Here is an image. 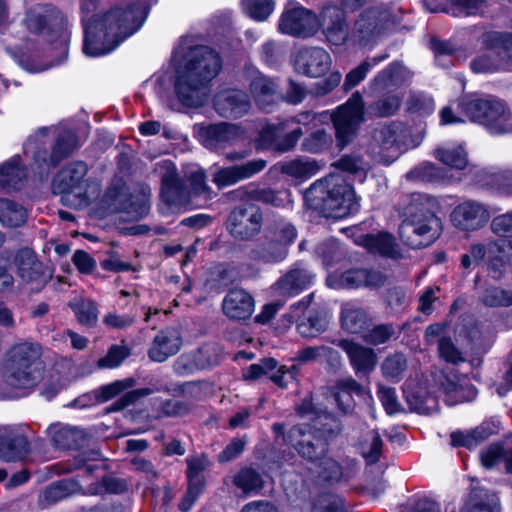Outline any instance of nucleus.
<instances>
[{
  "label": "nucleus",
  "mask_w": 512,
  "mask_h": 512,
  "mask_svg": "<svg viewBox=\"0 0 512 512\" xmlns=\"http://www.w3.org/2000/svg\"><path fill=\"white\" fill-rule=\"evenodd\" d=\"M221 61L207 46H194L185 56V66L178 70L175 92L187 107H200L208 96V83L218 74Z\"/></svg>",
  "instance_id": "7ed1b4c3"
},
{
  "label": "nucleus",
  "mask_w": 512,
  "mask_h": 512,
  "mask_svg": "<svg viewBox=\"0 0 512 512\" xmlns=\"http://www.w3.org/2000/svg\"><path fill=\"white\" fill-rule=\"evenodd\" d=\"M244 11L253 19L263 21L274 9V0H243Z\"/></svg>",
  "instance_id": "69168bd1"
},
{
  "label": "nucleus",
  "mask_w": 512,
  "mask_h": 512,
  "mask_svg": "<svg viewBox=\"0 0 512 512\" xmlns=\"http://www.w3.org/2000/svg\"><path fill=\"white\" fill-rule=\"evenodd\" d=\"M233 484L246 495L257 494L264 487V479L256 469L244 467L235 474Z\"/></svg>",
  "instance_id": "49530a36"
},
{
  "label": "nucleus",
  "mask_w": 512,
  "mask_h": 512,
  "mask_svg": "<svg viewBox=\"0 0 512 512\" xmlns=\"http://www.w3.org/2000/svg\"><path fill=\"white\" fill-rule=\"evenodd\" d=\"M155 172L161 178V198L170 208H179L190 203V191L177 172L173 162L163 160L156 163Z\"/></svg>",
  "instance_id": "ddd939ff"
},
{
  "label": "nucleus",
  "mask_w": 512,
  "mask_h": 512,
  "mask_svg": "<svg viewBox=\"0 0 512 512\" xmlns=\"http://www.w3.org/2000/svg\"><path fill=\"white\" fill-rule=\"evenodd\" d=\"M331 120L337 146L342 149L352 142L364 121V102L361 94L353 93L348 101L331 115Z\"/></svg>",
  "instance_id": "1a4fd4ad"
},
{
  "label": "nucleus",
  "mask_w": 512,
  "mask_h": 512,
  "mask_svg": "<svg viewBox=\"0 0 512 512\" xmlns=\"http://www.w3.org/2000/svg\"><path fill=\"white\" fill-rule=\"evenodd\" d=\"M485 109L480 124L484 125L492 134H506L512 132V114L506 105L499 99L492 98Z\"/></svg>",
  "instance_id": "c756f323"
},
{
  "label": "nucleus",
  "mask_w": 512,
  "mask_h": 512,
  "mask_svg": "<svg viewBox=\"0 0 512 512\" xmlns=\"http://www.w3.org/2000/svg\"><path fill=\"white\" fill-rule=\"evenodd\" d=\"M461 512H500L498 498L485 489L474 488Z\"/></svg>",
  "instance_id": "e433bc0d"
},
{
  "label": "nucleus",
  "mask_w": 512,
  "mask_h": 512,
  "mask_svg": "<svg viewBox=\"0 0 512 512\" xmlns=\"http://www.w3.org/2000/svg\"><path fill=\"white\" fill-rule=\"evenodd\" d=\"M88 172L87 165L82 161L70 163L67 167L61 169L53 180L52 187L54 193L69 195L82 188L85 177Z\"/></svg>",
  "instance_id": "cd10ccee"
},
{
  "label": "nucleus",
  "mask_w": 512,
  "mask_h": 512,
  "mask_svg": "<svg viewBox=\"0 0 512 512\" xmlns=\"http://www.w3.org/2000/svg\"><path fill=\"white\" fill-rule=\"evenodd\" d=\"M77 148V136L70 130L61 131L49 155L46 150H37L33 154V169L40 178L46 177L51 168L56 167L61 161L69 157Z\"/></svg>",
  "instance_id": "2eb2a0df"
},
{
  "label": "nucleus",
  "mask_w": 512,
  "mask_h": 512,
  "mask_svg": "<svg viewBox=\"0 0 512 512\" xmlns=\"http://www.w3.org/2000/svg\"><path fill=\"white\" fill-rule=\"evenodd\" d=\"M440 389L447 395H451L455 402L463 400H471L476 396V391L472 385L464 387L459 384L458 378L441 374L438 379Z\"/></svg>",
  "instance_id": "8fccbe9b"
},
{
  "label": "nucleus",
  "mask_w": 512,
  "mask_h": 512,
  "mask_svg": "<svg viewBox=\"0 0 512 512\" xmlns=\"http://www.w3.org/2000/svg\"><path fill=\"white\" fill-rule=\"evenodd\" d=\"M243 133L239 124L220 122L206 127L204 137L207 146L216 148L236 141Z\"/></svg>",
  "instance_id": "473e14b6"
},
{
  "label": "nucleus",
  "mask_w": 512,
  "mask_h": 512,
  "mask_svg": "<svg viewBox=\"0 0 512 512\" xmlns=\"http://www.w3.org/2000/svg\"><path fill=\"white\" fill-rule=\"evenodd\" d=\"M213 107L223 118L239 119L247 115L251 109L249 95L240 89H225L215 94Z\"/></svg>",
  "instance_id": "a211bd4d"
},
{
  "label": "nucleus",
  "mask_w": 512,
  "mask_h": 512,
  "mask_svg": "<svg viewBox=\"0 0 512 512\" xmlns=\"http://www.w3.org/2000/svg\"><path fill=\"white\" fill-rule=\"evenodd\" d=\"M69 307L82 326L92 328L98 322V307L96 303L88 298H74L69 302Z\"/></svg>",
  "instance_id": "37998d69"
},
{
  "label": "nucleus",
  "mask_w": 512,
  "mask_h": 512,
  "mask_svg": "<svg viewBox=\"0 0 512 512\" xmlns=\"http://www.w3.org/2000/svg\"><path fill=\"white\" fill-rule=\"evenodd\" d=\"M157 392H164L168 394L174 392L177 394H184L185 389L184 385H177L176 387L171 388L169 383L164 378L153 377L150 379L147 387L134 389L122 395L112 404L111 410H123L126 407L135 404L139 399Z\"/></svg>",
  "instance_id": "393cba45"
},
{
  "label": "nucleus",
  "mask_w": 512,
  "mask_h": 512,
  "mask_svg": "<svg viewBox=\"0 0 512 512\" xmlns=\"http://www.w3.org/2000/svg\"><path fill=\"white\" fill-rule=\"evenodd\" d=\"M322 33L328 43L343 45L350 37L346 13L337 6H326L322 9Z\"/></svg>",
  "instance_id": "aec40b11"
},
{
  "label": "nucleus",
  "mask_w": 512,
  "mask_h": 512,
  "mask_svg": "<svg viewBox=\"0 0 512 512\" xmlns=\"http://www.w3.org/2000/svg\"><path fill=\"white\" fill-rule=\"evenodd\" d=\"M404 67L399 63H392L379 72L373 79L372 87L375 91H390L403 82Z\"/></svg>",
  "instance_id": "a18cd8bd"
},
{
  "label": "nucleus",
  "mask_w": 512,
  "mask_h": 512,
  "mask_svg": "<svg viewBox=\"0 0 512 512\" xmlns=\"http://www.w3.org/2000/svg\"><path fill=\"white\" fill-rule=\"evenodd\" d=\"M437 350L439 358L448 364L459 365L466 361L463 352L449 336H442L437 340Z\"/></svg>",
  "instance_id": "4d7b16f0"
},
{
  "label": "nucleus",
  "mask_w": 512,
  "mask_h": 512,
  "mask_svg": "<svg viewBox=\"0 0 512 512\" xmlns=\"http://www.w3.org/2000/svg\"><path fill=\"white\" fill-rule=\"evenodd\" d=\"M343 231L349 233V237L354 238L355 244L365 247L371 253L393 259H397L401 256L395 238L389 233L356 234L357 228L355 227L345 228Z\"/></svg>",
  "instance_id": "6ab92c4d"
},
{
  "label": "nucleus",
  "mask_w": 512,
  "mask_h": 512,
  "mask_svg": "<svg viewBox=\"0 0 512 512\" xmlns=\"http://www.w3.org/2000/svg\"><path fill=\"white\" fill-rule=\"evenodd\" d=\"M315 275L307 269L295 266L278 279L274 284V290L278 296L293 297L308 288Z\"/></svg>",
  "instance_id": "c85d7f7f"
},
{
  "label": "nucleus",
  "mask_w": 512,
  "mask_h": 512,
  "mask_svg": "<svg viewBox=\"0 0 512 512\" xmlns=\"http://www.w3.org/2000/svg\"><path fill=\"white\" fill-rule=\"evenodd\" d=\"M182 345L181 334L178 329L169 327L161 330L154 338L148 356L152 361L164 362L175 355Z\"/></svg>",
  "instance_id": "7c9ffc66"
},
{
  "label": "nucleus",
  "mask_w": 512,
  "mask_h": 512,
  "mask_svg": "<svg viewBox=\"0 0 512 512\" xmlns=\"http://www.w3.org/2000/svg\"><path fill=\"white\" fill-rule=\"evenodd\" d=\"M323 185L327 196L322 199V217L340 219L358 211L355 193L342 175L331 173L322 179Z\"/></svg>",
  "instance_id": "0eeeda50"
},
{
  "label": "nucleus",
  "mask_w": 512,
  "mask_h": 512,
  "mask_svg": "<svg viewBox=\"0 0 512 512\" xmlns=\"http://www.w3.org/2000/svg\"><path fill=\"white\" fill-rule=\"evenodd\" d=\"M265 239V241L256 243L250 249L248 254L249 258L266 264L283 261L288 255V250L283 248L276 240L274 241L267 234L265 235Z\"/></svg>",
  "instance_id": "f704fd0d"
},
{
  "label": "nucleus",
  "mask_w": 512,
  "mask_h": 512,
  "mask_svg": "<svg viewBox=\"0 0 512 512\" xmlns=\"http://www.w3.org/2000/svg\"><path fill=\"white\" fill-rule=\"evenodd\" d=\"M476 180L482 186L497 190L503 194H512V170L498 172L480 170L476 174Z\"/></svg>",
  "instance_id": "a19ab883"
},
{
  "label": "nucleus",
  "mask_w": 512,
  "mask_h": 512,
  "mask_svg": "<svg viewBox=\"0 0 512 512\" xmlns=\"http://www.w3.org/2000/svg\"><path fill=\"white\" fill-rule=\"evenodd\" d=\"M252 295L242 288H232L222 302L223 313L233 320H246L254 312Z\"/></svg>",
  "instance_id": "bb28decb"
},
{
  "label": "nucleus",
  "mask_w": 512,
  "mask_h": 512,
  "mask_svg": "<svg viewBox=\"0 0 512 512\" xmlns=\"http://www.w3.org/2000/svg\"><path fill=\"white\" fill-rule=\"evenodd\" d=\"M266 234L288 250L297 237V230L292 223L285 219H277L266 228Z\"/></svg>",
  "instance_id": "3c124183"
},
{
  "label": "nucleus",
  "mask_w": 512,
  "mask_h": 512,
  "mask_svg": "<svg viewBox=\"0 0 512 512\" xmlns=\"http://www.w3.org/2000/svg\"><path fill=\"white\" fill-rule=\"evenodd\" d=\"M103 202L112 212H124L134 219H141L148 214L149 206L146 202H135L128 187L121 180L109 186L104 194Z\"/></svg>",
  "instance_id": "dca6fc26"
},
{
  "label": "nucleus",
  "mask_w": 512,
  "mask_h": 512,
  "mask_svg": "<svg viewBox=\"0 0 512 512\" xmlns=\"http://www.w3.org/2000/svg\"><path fill=\"white\" fill-rule=\"evenodd\" d=\"M483 3L484 0H424L430 12H445L453 16L476 14Z\"/></svg>",
  "instance_id": "2f4dec72"
},
{
  "label": "nucleus",
  "mask_w": 512,
  "mask_h": 512,
  "mask_svg": "<svg viewBox=\"0 0 512 512\" xmlns=\"http://www.w3.org/2000/svg\"><path fill=\"white\" fill-rule=\"evenodd\" d=\"M443 176L442 170L429 162L420 164L407 174L410 180L429 183L439 181Z\"/></svg>",
  "instance_id": "0e129e2a"
},
{
  "label": "nucleus",
  "mask_w": 512,
  "mask_h": 512,
  "mask_svg": "<svg viewBox=\"0 0 512 512\" xmlns=\"http://www.w3.org/2000/svg\"><path fill=\"white\" fill-rule=\"evenodd\" d=\"M450 218L457 229L471 232L483 228L489 221L490 214L483 203L465 200L454 207Z\"/></svg>",
  "instance_id": "f3484780"
},
{
  "label": "nucleus",
  "mask_w": 512,
  "mask_h": 512,
  "mask_svg": "<svg viewBox=\"0 0 512 512\" xmlns=\"http://www.w3.org/2000/svg\"><path fill=\"white\" fill-rule=\"evenodd\" d=\"M436 200L428 195L413 193L405 199L402 221L398 228L401 241L412 249L434 243L442 232V222L436 216Z\"/></svg>",
  "instance_id": "20e7f679"
},
{
  "label": "nucleus",
  "mask_w": 512,
  "mask_h": 512,
  "mask_svg": "<svg viewBox=\"0 0 512 512\" xmlns=\"http://www.w3.org/2000/svg\"><path fill=\"white\" fill-rule=\"evenodd\" d=\"M97 3L98 0H81V11L84 14L83 52L92 57L114 50L142 26L147 15V7L143 3H136L127 8L116 7L88 19V14L96 9Z\"/></svg>",
  "instance_id": "f257e3e1"
},
{
  "label": "nucleus",
  "mask_w": 512,
  "mask_h": 512,
  "mask_svg": "<svg viewBox=\"0 0 512 512\" xmlns=\"http://www.w3.org/2000/svg\"><path fill=\"white\" fill-rule=\"evenodd\" d=\"M27 213L23 206L8 200L0 199V222L8 227H19L26 222Z\"/></svg>",
  "instance_id": "864d4df0"
},
{
  "label": "nucleus",
  "mask_w": 512,
  "mask_h": 512,
  "mask_svg": "<svg viewBox=\"0 0 512 512\" xmlns=\"http://www.w3.org/2000/svg\"><path fill=\"white\" fill-rule=\"evenodd\" d=\"M283 131L282 127L271 126L267 129L266 134H270L272 139L270 141L271 147L278 152H287L293 149L303 135L301 128H296L283 136L279 133Z\"/></svg>",
  "instance_id": "5fc2aeb1"
},
{
  "label": "nucleus",
  "mask_w": 512,
  "mask_h": 512,
  "mask_svg": "<svg viewBox=\"0 0 512 512\" xmlns=\"http://www.w3.org/2000/svg\"><path fill=\"white\" fill-rule=\"evenodd\" d=\"M49 433L53 444L61 449H78L86 440L85 432L77 427L53 425Z\"/></svg>",
  "instance_id": "c9c22d12"
},
{
  "label": "nucleus",
  "mask_w": 512,
  "mask_h": 512,
  "mask_svg": "<svg viewBox=\"0 0 512 512\" xmlns=\"http://www.w3.org/2000/svg\"><path fill=\"white\" fill-rule=\"evenodd\" d=\"M26 178V171L19 159L14 158L0 166V186L6 190H18Z\"/></svg>",
  "instance_id": "c03bdc74"
},
{
  "label": "nucleus",
  "mask_w": 512,
  "mask_h": 512,
  "mask_svg": "<svg viewBox=\"0 0 512 512\" xmlns=\"http://www.w3.org/2000/svg\"><path fill=\"white\" fill-rule=\"evenodd\" d=\"M363 394L364 387L352 377H346L337 380L328 388L326 400L335 404L343 414H348L355 406L353 396H363Z\"/></svg>",
  "instance_id": "5701e85b"
},
{
  "label": "nucleus",
  "mask_w": 512,
  "mask_h": 512,
  "mask_svg": "<svg viewBox=\"0 0 512 512\" xmlns=\"http://www.w3.org/2000/svg\"><path fill=\"white\" fill-rule=\"evenodd\" d=\"M26 23L31 32L45 36L48 42H57L66 52L69 42L67 19L57 8L49 5L33 8L27 13Z\"/></svg>",
  "instance_id": "423d86ee"
},
{
  "label": "nucleus",
  "mask_w": 512,
  "mask_h": 512,
  "mask_svg": "<svg viewBox=\"0 0 512 512\" xmlns=\"http://www.w3.org/2000/svg\"><path fill=\"white\" fill-rule=\"evenodd\" d=\"M337 346L348 355L356 375L367 376L375 370L378 357L373 348L347 339L339 340Z\"/></svg>",
  "instance_id": "4be33fe9"
},
{
  "label": "nucleus",
  "mask_w": 512,
  "mask_h": 512,
  "mask_svg": "<svg viewBox=\"0 0 512 512\" xmlns=\"http://www.w3.org/2000/svg\"><path fill=\"white\" fill-rule=\"evenodd\" d=\"M319 169L316 160L295 159L282 164L281 172L295 178H309Z\"/></svg>",
  "instance_id": "13d9d810"
},
{
  "label": "nucleus",
  "mask_w": 512,
  "mask_h": 512,
  "mask_svg": "<svg viewBox=\"0 0 512 512\" xmlns=\"http://www.w3.org/2000/svg\"><path fill=\"white\" fill-rule=\"evenodd\" d=\"M29 452L30 443L23 433L13 427H0V460L22 461Z\"/></svg>",
  "instance_id": "412c9836"
},
{
  "label": "nucleus",
  "mask_w": 512,
  "mask_h": 512,
  "mask_svg": "<svg viewBox=\"0 0 512 512\" xmlns=\"http://www.w3.org/2000/svg\"><path fill=\"white\" fill-rule=\"evenodd\" d=\"M393 15L388 6L377 4L362 11L355 20L350 39L359 46L374 43L385 34Z\"/></svg>",
  "instance_id": "6e6552de"
},
{
  "label": "nucleus",
  "mask_w": 512,
  "mask_h": 512,
  "mask_svg": "<svg viewBox=\"0 0 512 512\" xmlns=\"http://www.w3.org/2000/svg\"><path fill=\"white\" fill-rule=\"evenodd\" d=\"M320 27L318 16L311 10L288 3L281 14L278 29L281 33L296 38H310Z\"/></svg>",
  "instance_id": "9b49d317"
},
{
  "label": "nucleus",
  "mask_w": 512,
  "mask_h": 512,
  "mask_svg": "<svg viewBox=\"0 0 512 512\" xmlns=\"http://www.w3.org/2000/svg\"><path fill=\"white\" fill-rule=\"evenodd\" d=\"M493 97L469 94L461 97L457 101V108L459 112L467 117L470 121L479 123L484 114L485 109H489L488 105Z\"/></svg>",
  "instance_id": "ea45409f"
},
{
  "label": "nucleus",
  "mask_w": 512,
  "mask_h": 512,
  "mask_svg": "<svg viewBox=\"0 0 512 512\" xmlns=\"http://www.w3.org/2000/svg\"><path fill=\"white\" fill-rule=\"evenodd\" d=\"M250 93L260 109L268 111L277 100V84L263 74L256 75L249 85Z\"/></svg>",
  "instance_id": "72a5a7b5"
},
{
  "label": "nucleus",
  "mask_w": 512,
  "mask_h": 512,
  "mask_svg": "<svg viewBox=\"0 0 512 512\" xmlns=\"http://www.w3.org/2000/svg\"><path fill=\"white\" fill-rule=\"evenodd\" d=\"M406 369L407 358L401 352H395L388 355L381 364V371L383 376L394 382H399L402 379Z\"/></svg>",
  "instance_id": "6e6d98bb"
},
{
  "label": "nucleus",
  "mask_w": 512,
  "mask_h": 512,
  "mask_svg": "<svg viewBox=\"0 0 512 512\" xmlns=\"http://www.w3.org/2000/svg\"><path fill=\"white\" fill-rule=\"evenodd\" d=\"M401 103L402 98L398 94H387L371 103L367 108V112L372 117H390L398 112Z\"/></svg>",
  "instance_id": "603ef678"
},
{
  "label": "nucleus",
  "mask_w": 512,
  "mask_h": 512,
  "mask_svg": "<svg viewBox=\"0 0 512 512\" xmlns=\"http://www.w3.org/2000/svg\"><path fill=\"white\" fill-rule=\"evenodd\" d=\"M289 192L261 188L256 185L241 186L228 193L232 201L241 204L235 206L226 220V229L236 240L250 241L260 234L263 226V212L254 202H261L274 207H281L287 201Z\"/></svg>",
  "instance_id": "f03ea898"
},
{
  "label": "nucleus",
  "mask_w": 512,
  "mask_h": 512,
  "mask_svg": "<svg viewBox=\"0 0 512 512\" xmlns=\"http://www.w3.org/2000/svg\"><path fill=\"white\" fill-rule=\"evenodd\" d=\"M188 485L186 492L178 504L181 512H189L205 487V480L187 479Z\"/></svg>",
  "instance_id": "338daca9"
},
{
  "label": "nucleus",
  "mask_w": 512,
  "mask_h": 512,
  "mask_svg": "<svg viewBox=\"0 0 512 512\" xmlns=\"http://www.w3.org/2000/svg\"><path fill=\"white\" fill-rule=\"evenodd\" d=\"M493 33L486 36L485 43L488 49L482 54L477 56L471 62V69L476 73H493L498 71L506 57H510L509 51L512 49H505L501 44L497 43L491 37Z\"/></svg>",
  "instance_id": "a878e982"
},
{
  "label": "nucleus",
  "mask_w": 512,
  "mask_h": 512,
  "mask_svg": "<svg viewBox=\"0 0 512 512\" xmlns=\"http://www.w3.org/2000/svg\"><path fill=\"white\" fill-rule=\"evenodd\" d=\"M403 328V326L399 327L393 323L377 324L367 329L362 334V340L371 346L384 345L392 340H397L400 337Z\"/></svg>",
  "instance_id": "58836bf2"
},
{
  "label": "nucleus",
  "mask_w": 512,
  "mask_h": 512,
  "mask_svg": "<svg viewBox=\"0 0 512 512\" xmlns=\"http://www.w3.org/2000/svg\"><path fill=\"white\" fill-rule=\"evenodd\" d=\"M410 130L400 121H391L377 127L373 132V139L379 147L381 157L390 163L410 145Z\"/></svg>",
  "instance_id": "9d476101"
},
{
  "label": "nucleus",
  "mask_w": 512,
  "mask_h": 512,
  "mask_svg": "<svg viewBox=\"0 0 512 512\" xmlns=\"http://www.w3.org/2000/svg\"><path fill=\"white\" fill-rule=\"evenodd\" d=\"M478 300L482 305L489 308L509 307L512 305V290L487 285L480 291Z\"/></svg>",
  "instance_id": "de8ad7c7"
},
{
  "label": "nucleus",
  "mask_w": 512,
  "mask_h": 512,
  "mask_svg": "<svg viewBox=\"0 0 512 512\" xmlns=\"http://www.w3.org/2000/svg\"><path fill=\"white\" fill-rule=\"evenodd\" d=\"M435 157L443 164L455 169H464L468 163L467 153L463 147L453 149H436Z\"/></svg>",
  "instance_id": "680f3d73"
},
{
  "label": "nucleus",
  "mask_w": 512,
  "mask_h": 512,
  "mask_svg": "<svg viewBox=\"0 0 512 512\" xmlns=\"http://www.w3.org/2000/svg\"><path fill=\"white\" fill-rule=\"evenodd\" d=\"M43 348L40 343L24 341L13 345L6 353L2 376L14 389L32 391L44 377Z\"/></svg>",
  "instance_id": "39448f33"
},
{
  "label": "nucleus",
  "mask_w": 512,
  "mask_h": 512,
  "mask_svg": "<svg viewBox=\"0 0 512 512\" xmlns=\"http://www.w3.org/2000/svg\"><path fill=\"white\" fill-rule=\"evenodd\" d=\"M294 67L297 73L308 77H318L320 74V49L303 47L295 57Z\"/></svg>",
  "instance_id": "4c0bfd02"
},
{
  "label": "nucleus",
  "mask_w": 512,
  "mask_h": 512,
  "mask_svg": "<svg viewBox=\"0 0 512 512\" xmlns=\"http://www.w3.org/2000/svg\"><path fill=\"white\" fill-rule=\"evenodd\" d=\"M370 323L365 310L360 307L345 304L341 311L342 328L350 333L362 332Z\"/></svg>",
  "instance_id": "79ce46f5"
},
{
  "label": "nucleus",
  "mask_w": 512,
  "mask_h": 512,
  "mask_svg": "<svg viewBox=\"0 0 512 512\" xmlns=\"http://www.w3.org/2000/svg\"><path fill=\"white\" fill-rule=\"evenodd\" d=\"M130 349L124 345H112L107 354L97 361L101 369L118 367L128 356Z\"/></svg>",
  "instance_id": "774afa93"
},
{
  "label": "nucleus",
  "mask_w": 512,
  "mask_h": 512,
  "mask_svg": "<svg viewBox=\"0 0 512 512\" xmlns=\"http://www.w3.org/2000/svg\"><path fill=\"white\" fill-rule=\"evenodd\" d=\"M492 431L489 427L479 426L467 432L455 431L451 433V445L454 447H465L473 449L489 438Z\"/></svg>",
  "instance_id": "09e8293b"
},
{
  "label": "nucleus",
  "mask_w": 512,
  "mask_h": 512,
  "mask_svg": "<svg viewBox=\"0 0 512 512\" xmlns=\"http://www.w3.org/2000/svg\"><path fill=\"white\" fill-rule=\"evenodd\" d=\"M266 165V160L254 159L240 165L218 168L213 173V182L218 188L231 186L260 173Z\"/></svg>",
  "instance_id": "b1692460"
},
{
  "label": "nucleus",
  "mask_w": 512,
  "mask_h": 512,
  "mask_svg": "<svg viewBox=\"0 0 512 512\" xmlns=\"http://www.w3.org/2000/svg\"><path fill=\"white\" fill-rule=\"evenodd\" d=\"M189 183H190V201L192 197H199L204 200L212 199V190L206 183V175L203 170H196L190 173L189 175Z\"/></svg>",
  "instance_id": "e2e57ef3"
},
{
  "label": "nucleus",
  "mask_w": 512,
  "mask_h": 512,
  "mask_svg": "<svg viewBox=\"0 0 512 512\" xmlns=\"http://www.w3.org/2000/svg\"><path fill=\"white\" fill-rule=\"evenodd\" d=\"M272 430L277 440L281 438L284 443L293 446L303 458L309 461L318 459L317 446L320 435L316 427L309 424L295 425L286 434L284 424L274 423Z\"/></svg>",
  "instance_id": "f8f14e48"
},
{
  "label": "nucleus",
  "mask_w": 512,
  "mask_h": 512,
  "mask_svg": "<svg viewBox=\"0 0 512 512\" xmlns=\"http://www.w3.org/2000/svg\"><path fill=\"white\" fill-rule=\"evenodd\" d=\"M14 262L18 277L32 289L41 290L52 278V270L38 259L31 248L19 249Z\"/></svg>",
  "instance_id": "4468645a"
},
{
  "label": "nucleus",
  "mask_w": 512,
  "mask_h": 512,
  "mask_svg": "<svg viewBox=\"0 0 512 512\" xmlns=\"http://www.w3.org/2000/svg\"><path fill=\"white\" fill-rule=\"evenodd\" d=\"M331 166L343 172L357 175L360 179L365 178L366 172L368 170V165L361 156L349 154L343 155Z\"/></svg>",
  "instance_id": "bf43d9fd"
},
{
  "label": "nucleus",
  "mask_w": 512,
  "mask_h": 512,
  "mask_svg": "<svg viewBox=\"0 0 512 512\" xmlns=\"http://www.w3.org/2000/svg\"><path fill=\"white\" fill-rule=\"evenodd\" d=\"M136 381L133 378H126L123 380H116L107 385H103L94 391L95 398L98 402H107L119 395L120 393L133 388Z\"/></svg>",
  "instance_id": "052dcab7"
}]
</instances>
